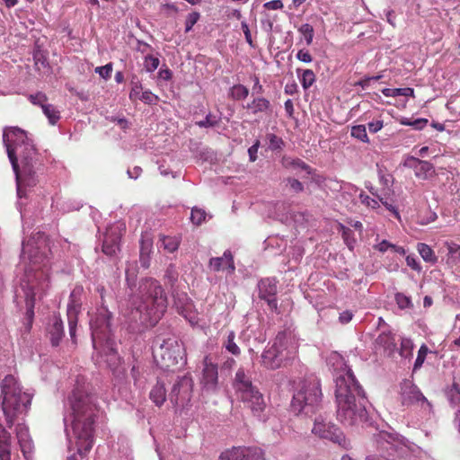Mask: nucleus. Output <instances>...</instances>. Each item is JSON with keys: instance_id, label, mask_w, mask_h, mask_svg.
Masks as SVG:
<instances>
[{"instance_id": "nucleus-1", "label": "nucleus", "mask_w": 460, "mask_h": 460, "mask_svg": "<svg viewBox=\"0 0 460 460\" xmlns=\"http://www.w3.org/2000/svg\"><path fill=\"white\" fill-rule=\"evenodd\" d=\"M47 237L38 232L28 241H22L21 259L28 261L24 268V275L21 279L20 287L14 291L15 301L22 300L26 305V322L22 332L28 334L32 326L34 305L36 298L45 293L49 287V261L46 254Z\"/></svg>"}, {"instance_id": "nucleus-2", "label": "nucleus", "mask_w": 460, "mask_h": 460, "mask_svg": "<svg viewBox=\"0 0 460 460\" xmlns=\"http://www.w3.org/2000/svg\"><path fill=\"white\" fill-rule=\"evenodd\" d=\"M96 398L89 394L83 377H78L76 385L68 396L64 415V424L69 439V449L73 444L76 454L67 457V460H85L86 454L93 445V425L96 416Z\"/></svg>"}, {"instance_id": "nucleus-3", "label": "nucleus", "mask_w": 460, "mask_h": 460, "mask_svg": "<svg viewBox=\"0 0 460 460\" xmlns=\"http://www.w3.org/2000/svg\"><path fill=\"white\" fill-rule=\"evenodd\" d=\"M328 363L334 371L337 419L347 427L363 425L368 420L364 390L341 355L332 353Z\"/></svg>"}, {"instance_id": "nucleus-4", "label": "nucleus", "mask_w": 460, "mask_h": 460, "mask_svg": "<svg viewBox=\"0 0 460 460\" xmlns=\"http://www.w3.org/2000/svg\"><path fill=\"white\" fill-rule=\"evenodd\" d=\"M3 141L15 173L17 196L22 199L26 196L27 189L38 182V153L32 139L17 127L5 128Z\"/></svg>"}, {"instance_id": "nucleus-5", "label": "nucleus", "mask_w": 460, "mask_h": 460, "mask_svg": "<svg viewBox=\"0 0 460 460\" xmlns=\"http://www.w3.org/2000/svg\"><path fill=\"white\" fill-rule=\"evenodd\" d=\"M131 320L143 326H154L166 311L168 302L166 294L156 279H141L137 292L129 295Z\"/></svg>"}, {"instance_id": "nucleus-6", "label": "nucleus", "mask_w": 460, "mask_h": 460, "mask_svg": "<svg viewBox=\"0 0 460 460\" xmlns=\"http://www.w3.org/2000/svg\"><path fill=\"white\" fill-rule=\"evenodd\" d=\"M111 313L102 305L90 319L92 342L94 349L93 358L99 367H106L116 373L121 358L116 349L111 331Z\"/></svg>"}, {"instance_id": "nucleus-7", "label": "nucleus", "mask_w": 460, "mask_h": 460, "mask_svg": "<svg viewBox=\"0 0 460 460\" xmlns=\"http://www.w3.org/2000/svg\"><path fill=\"white\" fill-rule=\"evenodd\" d=\"M298 339L295 331L287 328L276 335L272 343L263 350L261 364L267 369L276 370L290 364L296 358Z\"/></svg>"}, {"instance_id": "nucleus-8", "label": "nucleus", "mask_w": 460, "mask_h": 460, "mask_svg": "<svg viewBox=\"0 0 460 460\" xmlns=\"http://www.w3.org/2000/svg\"><path fill=\"white\" fill-rule=\"evenodd\" d=\"M2 409L6 423L11 428L16 417L25 413L31 402V394L23 392L17 379L6 376L1 383Z\"/></svg>"}, {"instance_id": "nucleus-9", "label": "nucleus", "mask_w": 460, "mask_h": 460, "mask_svg": "<svg viewBox=\"0 0 460 460\" xmlns=\"http://www.w3.org/2000/svg\"><path fill=\"white\" fill-rule=\"evenodd\" d=\"M321 401L322 390L319 381L314 377L305 379L296 387L290 409L296 415H311L319 408Z\"/></svg>"}, {"instance_id": "nucleus-10", "label": "nucleus", "mask_w": 460, "mask_h": 460, "mask_svg": "<svg viewBox=\"0 0 460 460\" xmlns=\"http://www.w3.org/2000/svg\"><path fill=\"white\" fill-rule=\"evenodd\" d=\"M234 388L237 397L251 410L253 416L265 421L266 402L263 394L252 385L243 368H239L235 373Z\"/></svg>"}, {"instance_id": "nucleus-11", "label": "nucleus", "mask_w": 460, "mask_h": 460, "mask_svg": "<svg viewBox=\"0 0 460 460\" xmlns=\"http://www.w3.org/2000/svg\"><path fill=\"white\" fill-rule=\"evenodd\" d=\"M153 355L160 360L164 368L173 367L183 359L184 349L178 340L169 334L167 336L157 335L152 344Z\"/></svg>"}, {"instance_id": "nucleus-12", "label": "nucleus", "mask_w": 460, "mask_h": 460, "mask_svg": "<svg viewBox=\"0 0 460 460\" xmlns=\"http://www.w3.org/2000/svg\"><path fill=\"white\" fill-rule=\"evenodd\" d=\"M373 439L379 454L370 455L366 460H394L388 456L397 451L401 446H405L404 438L396 432L382 430L375 434Z\"/></svg>"}, {"instance_id": "nucleus-13", "label": "nucleus", "mask_w": 460, "mask_h": 460, "mask_svg": "<svg viewBox=\"0 0 460 460\" xmlns=\"http://www.w3.org/2000/svg\"><path fill=\"white\" fill-rule=\"evenodd\" d=\"M399 400L401 404L405 407H411L414 405L420 406L421 408L430 409L431 404L427 398L420 392L419 387L413 383L412 380L403 379L399 384Z\"/></svg>"}, {"instance_id": "nucleus-14", "label": "nucleus", "mask_w": 460, "mask_h": 460, "mask_svg": "<svg viewBox=\"0 0 460 460\" xmlns=\"http://www.w3.org/2000/svg\"><path fill=\"white\" fill-rule=\"evenodd\" d=\"M193 381L189 376L178 377L169 394L170 402L176 407L184 408L192 396Z\"/></svg>"}, {"instance_id": "nucleus-15", "label": "nucleus", "mask_w": 460, "mask_h": 460, "mask_svg": "<svg viewBox=\"0 0 460 460\" xmlns=\"http://www.w3.org/2000/svg\"><path fill=\"white\" fill-rule=\"evenodd\" d=\"M84 288L80 285H76L70 293L69 301L67 304V322L69 328V334L74 342H75V332L77 327V316L81 312Z\"/></svg>"}, {"instance_id": "nucleus-16", "label": "nucleus", "mask_w": 460, "mask_h": 460, "mask_svg": "<svg viewBox=\"0 0 460 460\" xmlns=\"http://www.w3.org/2000/svg\"><path fill=\"white\" fill-rule=\"evenodd\" d=\"M312 432L321 438L331 440L341 446H344L346 442L341 429L323 416L314 419Z\"/></svg>"}, {"instance_id": "nucleus-17", "label": "nucleus", "mask_w": 460, "mask_h": 460, "mask_svg": "<svg viewBox=\"0 0 460 460\" xmlns=\"http://www.w3.org/2000/svg\"><path fill=\"white\" fill-rule=\"evenodd\" d=\"M200 385L208 392H215L217 389L218 367L208 355L205 356L202 361Z\"/></svg>"}, {"instance_id": "nucleus-18", "label": "nucleus", "mask_w": 460, "mask_h": 460, "mask_svg": "<svg viewBox=\"0 0 460 460\" xmlns=\"http://www.w3.org/2000/svg\"><path fill=\"white\" fill-rule=\"evenodd\" d=\"M122 224H117L107 229L102 242V252L109 256L114 255L119 249Z\"/></svg>"}, {"instance_id": "nucleus-19", "label": "nucleus", "mask_w": 460, "mask_h": 460, "mask_svg": "<svg viewBox=\"0 0 460 460\" xmlns=\"http://www.w3.org/2000/svg\"><path fill=\"white\" fill-rule=\"evenodd\" d=\"M259 296L268 303L271 310H276L278 302L276 299L277 281L275 279H263L258 283Z\"/></svg>"}, {"instance_id": "nucleus-20", "label": "nucleus", "mask_w": 460, "mask_h": 460, "mask_svg": "<svg viewBox=\"0 0 460 460\" xmlns=\"http://www.w3.org/2000/svg\"><path fill=\"white\" fill-rule=\"evenodd\" d=\"M208 267L213 271L226 270L233 274L235 270L234 256L230 250H226L221 257H212L208 261Z\"/></svg>"}, {"instance_id": "nucleus-21", "label": "nucleus", "mask_w": 460, "mask_h": 460, "mask_svg": "<svg viewBox=\"0 0 460 460\" xmlns=\"http://www.w3.org/2000/svg\"><path fill=\"white\" fill-rule=\"evenodd\" d=\"M16 436L21 447V451L26 460L31 459V453L33 449L32 440L29 435L28 428L22 424L16 426Z\"/></svg>"}, {"instance_id": "nucleus-22", "label": "nucleus", "mask_w": 460, "mask_h": 460, "mask_svg": "<svg viewBox=\"0 0 460 460\" xmlns=\"http://www.w3.org/2000/svg\"><path fill=\"white\" fill-rule=\"evenodd\" d=\"M48 333L53 346H58L64 336V325L59 316L54 315L48 327Z\"/></svg>"}, {"instance_id": "nucleus-23", "label": "nucleus", "mask_w": 460, "mask_h": 460, "mask_svg": "<svg viewBox=\"0 0 460 460\" xmlns=\"http://www.w3.org/2000/svg\"><path fill=\"white\" fill-rule=\"evenodd\" d=\"M440 252L446 253L447 264L454 266L460 261V245L458 243L446 241L443 247L440 248Z\"/></svg>"}, {"instance_id": "nucleus-24", "label": "nucleus", "mask_w": 460, "mask_h": 460, "mask_svg": "<svg viewBox=\"0 0 460 460\" xmlns=\"http://www.w3.org/2000/svg\"><path fill=\"white\" fill-rule=\"evenodd\" d=\"M0 460H11V435L0 426Z\"/></svg>"}, {"instance_id": "nucleus-25", "label": "nucleus", "mask_w": 460, "mask_h": 460, "mask_svg": "<svg viewBox=\"0 0 460 460\" xmlns=\"http://www.w3.org/2000/svg\"><path fill=\"white\" fill-rule=\"evenodd\" d=\"M149 398L156 406L161 407L166 400V389L164 384L158 380L150 391Z\"/></svg>"}, {"instance_id": "nucleus-26", "label": "nucleus", "mask_w": 460, "mask_h": 460, "mask_svg": "<svg viewBox=\"0 0 460 460\" xmlns=\"http://www.w3.org/2000/svg\"><path fill=\"white\" fill-rule=\"evenodd\" d=\"M270 102L264 97L254 98L251 103L247 104V109L252 111V114L259 112H268L270 111Z\"/></svg>"}, {"instance_id": "nucleus-27", "label": "nucleus", "mask_w": 460, "mask_h": 460, "mask_svg": "<svg viewBox=\"0 0 460 460\" xmlns=\"http://www.w3.org/2000/svg\"><path fill=\"white\" fill-rule=\"evenodd\" d=\"M435 174L434 165L429 161L420 160L414 175L421 180H429Z\"/></svg>"}, {"instance_id": "nucleus-28", "label": "nucleus", "mask_w": 460, "mask_h": 460, "mask_svg": "<svg viewBox=\"0 0 460 460\" xmlns=\"http://www.w3.org/2000/svg\"><path fill=\"white\" fill-rule=\"evenodd\" d=\"M222 347L234 356L241 354V349L235 342V332L234 331L227 332L226 339L222 342Z\"/></svg>"}, {"instance_id": "nucleus-29", "label": "nucleus", "mask_w": 460, "mask_h": 460, "mask_svg": "<svg viewBox=\"0 0 460 460\" xmlns=\"http://www.w3.org/2000/svg\"><path fill=\"white\" fill-rule=\"evenodd\" d=\"M447 396L451 405L456 409L455 415V424L456 423V418L460 415V386L456 384H453L451 389L447 393Z\"/></svg>"}, {"instance_id": "nucleus-30", "label": "nucleus", "mask_w": 460, "mask_h": 460, "mask_svg": "<svg viewBox=\"0 0 460 460\" xmlns=\"http://www.w3.org/2000/svg\"><path fill=\"white\" fill-rule=\"evenodd\" d=\"M417 251L424 261L430 264H435L438 261V257L429 245L419 243L417 244Z\"/></svg>"}, {"instance_id": "nucleus-31", "label": "nucleus", "mask_w": 460, "mask_h": 460, "mask_svg": "<svg viewBox=\"0 0 460 460\" xmlns=\"http://www.w3.org/2000/svg\"><path fill=\"white\" fill-rule=\"evenodd\" d=\"M296 74L305 90L310 88L315 82V75L311 69H296Z\"/></svg>"}, {"instance_id": "nucleus-32", "label": "nucleus", "mask_w": 460, "mask_h": 460, "mask_svg": "<svg viewBox=\"0 0 460 460\" xmlns=\"http://www.w3.org/2000/svg\"><path fill=\"white\" fill-rule=\"evenodd\" d=\"M238 448L245 455L242 460H264L263 451L259 447H238Z\"/></svg>"}, {"instance_id": "nucleus-33", "label": "nucleus", "mask_w": 460, "mask_h": 460, "mask_svg": "<svg viewBox=\"0 0 460 460\" xmlns=\"http://www.w3.org/2000/svg\"><path fill=\"white\" fill-rule=\"evenodd\" d=\"M43 114L47 117L49 124L56 125L60 119V111L56 106L50 103L43 105L41 108Z\"/></svg>"}, {"instance_id": "nucleus-34", "label": "nucleus", "mask_w": 460, "mask_h": 460, "mask_svg": "<svg viewBox=\"0 0 460 460\" xmlns=\"http://www.w3.org/2000/svg\"><path fill=\"white\" fill-rule=\"evenodd\" d=\"M382 93L386 97H397V96H413L414 90L411 87L405 88H384Z\"/></svg>"}, {"instance_id": "nucleus-35", "label": "nucleus", "mask_w": 460, "mask_h": 460, "mask_svg": "<svg viewBox=\"0 0 460 460\" xmlns=\"http://www.w3.org/2000/svg\"><path fill=\"white\" fill-rule=\"evenodd\" d=\"M161 247L168 252H175L180 245V239L176 236H163L160 239Z\"/></svg>"}, {"instance_id": "nucleus-36", "label": "nucleus", "mask_w": 460, "mask_h": 460, "mask_svg": "<svg viewBox=\"0 0 460 460\" xmlns=\"http://www.w3.org/2000/svg\"><path fill=\"white\" fill-rule=\"evenodd\" d=\"M229 94L234 100L241 101L247 98L249 95V89L241 84H234L230 89Z\"/></svg>"}, {"instance_id": "nucleus-37", "label": "nucleus", "mask_w": 460, "mask_h": 460, "mask_svg": "<svg viewBox=\"0 0 460 460\" xmlns=\"http://www.w3.org/2000/svg\"><path fill=\"white\" fill-rule=\"evenodd\" d=\"M350 135L363 143H369L365 125L353 126L350 130Z\"/></svg>"}, {"instance_id": "nucleus-38", "label": "nucleus", "mask_w": 460, "mask_h": 460, "mask_svg": "<svg viewBox=\"0 0 460 460\" xmlns=\"http://www.w3.org/2000/svg\"><path fill=\"white\" fill-rule=\"evenodd\" d=\"M395 302L400 309H409L413 307L411 298L403 293L398 292L394 296Z\"/></svg>"}, {"instance_id": "nucleus-39", "label": "nucleus", "mask_w": 460, "mask_h": 460, "mask_svg": "<svg viewBox=\"0 0 460 460\" xmlns=\"http://www.w3.org/2000/svg\"><path fill=\"white\" fill-rule=\"evenodd\" d=\"M429 353V348L426 344H422L420 348L418 350L417 358L415 359L414 365H413V372H416L418 369H420Z\"/></svg>"}, {"instance_id": "nucleus-40", "label": "nucleus", "mask_w": 460, "mask_h": 460, "mask_svg": "<svg viewBox=\"0 0 460 460\" xmlns=\"http://www.w3.org/2000/svg\"><path fill=\"white\" fill-rule=\"evenodd\" d=\"M207 216L204 209L195 207L191 209L190 220L194 225L199 226L206 221Z\"/></svg>"}, {"instance_id": "nucleus-41", "label": "nucleus", "mask_w": 460, "mask_h": 460, "mask_svg": "<svg viewBox=\"0 0 460 460\" xmlns=\"http://www.w3.org/2000/svg\"><path fill=\"white\" fill-rule=\"evenodd\" d=\"M160 60L153 55H146L144 58V67L146 72L152 73L159 66Z\"/></svg>"}, {"instance_id": "nucleus-42", "label": "nucleus", "mask_w": 460, "mask_h": 460, "mask_svg": "<svg viewBox=\"0 0 460 460\" xmlns=\"http://www.w3.org/2000/svg\"><path fill=\"white\" fill-rule=\"evenodd\" d=\"M244 456L242 451H239L238 447H233L223 452L220 456V460H242V457Z\"/></svg>"}, {"instance_id": "nucleus-43", "label": "nucleus", "mask_w": 460, "mask_h": 460, "mask_svg": "<svg viewBox=\"0 0 460 460\" xmlns=\"http://www.w3.org/2000/svg\"><path fill=\"white\" fill-rule=\"evenodd\" d=\"M28 99L33 105L40 106V108L48 103V97L42 92H37L36 93L30 94Z\"/></svg>"}, {"instance_id": "nucleus-44", "label": "nucleus", "mask_w": 460, "mask_h": 460, "mask_svg": "<svg viewBox=\"0 0 460 460\" xmlns=\"http://www.w3.org/2000/svg\"><path fill=\"white\" fill-rule=\"evenodd\" d=\"M299 32L302 33L305 37V40L306 45H311L314 39V28L309 23L302 24L299 28Z\"/></svg>"}, {"instance_id": "nucleus-45", "label": "nucleus", "mask_w": 460, "mask_h": 460, "mask_svg": "<svg viewBox=\"0 0 460 460\" xmlns=\"http://www.w3.org/2000/svg\"><path fill=\"white\" fill-rule=\"evenodd\" d=\"M219 123V119L213 116L211 113L207 114L203 120L196 122V125L199 128H212Z\"/></svg>"}, {"instance_id": "nucleus-46", "label": "nucleus", "mask_w": 460, "mask_h": 460, "mask_svg": "<svg viewBox=\"0 0 460 460\" xmlns=\"http://www.w3.org/2000/svg\"><path fill=\"white\" fill-rule=\"evenodd\" d=\"M139 100L146 104L154 105L158 102L159 97L153 93L150 90H146L142 92L141 95L139 96Z\"/></svg>"}, {"instance_id": "nucleus-47", "label": "nucleus", "mask_w": 460, "mask_h": 460, "mask_svg": "<svg viewBox=\"0 0 460 460\" xmlns=\"http://www.w3.org/2000/svg\"><path fill=\"white\" fill-rule=\"evenodd\" d=\"M200 15L198 12L190 13L187 15L185 20V32H189L192 30V27L197 23Z\"/></svg>"}, {"instance_id": "nucleus-48", "label": "nucleus", "mask_w": 460, "mask_h": 460, "mask_svg": "<svg viewBox=\"0 0 460 460\" xmlns=\"http://www.w3.org/2000/svg\"><path fill=\"white\" fill-rule=\"evenodd\" d=\"M164 278L172 286L177 281L178 272L173 265L171 264L167 267Z\"/></svg>"}, {"instance_id": "nucleus-49", "label": "nucleus", "mask_w": 460, "mask_h": 460, "mask_svg": "<svg viewBox=\"0 0 460 460\" xmlns=\"http://www.w3.org/2000/svg\"><path fill=\"white\" fill-rule=\"evenodd\" d=\"M174 304L178 309H183L189 303V297L186 293L172 294Z\"/></svg>"}, {"instance_id": "nucleus-50", "label": "nucleus", "mask_w": 460, "mask_h": 460, "mask_svg": "<svg viewBox=\"0 0 460 460\" xmlns=\"http://www.w3.org/2000/svg\"><path fill=\"white\" fill-rule=\"evenodd\" d=\"M112 72V64L109 63L102 66H97L95 73L98 74L102 78L108 79L111 77Z\"/></svg>"}, {"instance_id": "nucleus-51", "label": "nucleus", "mask_w": 460, "mask_h": 460, "mask_svg": "<svg viewBox=\"0 0 460 460\" xmlns=\"http://www.w3.org/2000/svg\"><path fill=\"white\" fill-rule=\"evenodd\" d=\"M268 138H269L270 148L271 150H278V149L282 148L284 142L280 137H279L278 136H276L274 134H270L268 136Z\"/></svg>"}, {"instance_id": "nucleus-52", "label": "nucleus", "mask_w": 460, "mask_h": 460, "mask_svg": "<svg viewBox=\"0 0 460 460\" xmlns=\"http://www.w3.org/2000/svg\"><path fill=\"white\" fill-rule=\"evenodd\" d=\"M142 84L139 81L132 82V87L129 93V99L132 101L139 99V96L142 93Z\"/></svg>"}, {"instance_id": "nucleus-53", "label": "nucleus", "mask_w": 460, "mask_h": 460, "mask_svg": "<svg viewBox=\"0 0 460 460\" xmlns=\"http://www.w3.org/2000/svg\"><path fill=\"white\" fill-rule=\"evenodd\" d=\"M359 199H360V201L363 204H365L366 206H367L368 208H376L379 207V204H378L377 200L370 198L368 195H367L363 191L360 192Z\"/></svg>"}, {"instance_id": "nucleus-54", "label": "nucleus", "mask_w": 460, "mask_h": 460, "mask_svg": "<svg viewBox=\"0 0 460 460\" xmlns=\"http://www.w3.org/2000/svg\"><path fill=\"white\" fill-rule=\"evenodd\" d=\"M137 279V271L136 267L133 266L130 268L129 266L126 269V281L129 288L135 285Z\"/></svg>"}, {"instance_id": "nucleus-55", "label": "nucleus", "mask_w": 460, "mask_h": 460, "mask_svg": "<svg viewBox=\"0 0 460 460\" xmlns=\"http://www.w3.org/2000/svg\"><path fill=\"white\" fill-rule=\"evenodd\" d=\"M241 28H242V31H243V32L244 34V38H245L246 42L250 45V47L254 48V44H253V40H252V38L251 31L249 29V25L246 22V21H242L241 22Z\"/></svg>"}, {"instance_id": "nucleus-56", "label": "nucleus", "mask_w": 460, "mask_h": 460, "mask_svg": "<svg viewBox=\"0 0 460 460\" xmlns=\"http://www.w3.org/2000/svg\"><path fill=\"white\" fill-rule=\"evenodd\" d=\"M420 162V159L414 157V156H407L405 160L403 161V166L412 169L414 172H416L417 168L419 167V163Z\"/></svg>"}, {"instance_id": "nucleus-57", "label": "nucleus", "mask_w": 460, "mask_h": 460, "mask_svg": "<svg viewBox=\"0 0 460 460\" xmlns=\"http://www.w3.org/2000/svg\"><path fill=\"white\" fill-rule=\"evenodd\" d=\"M106 119L110 120L111 122L116 123L122 129H126L128 127V121L124 117L108 116V117H106Z\"/></svg>"}, {"instance_id": "nucleus-58", "label": "nucleus", "mask_w": 460, "mask_h": 460, "mask_svg": "<svg viewBox=\"0 0 460 460\" xmlns=\"http://www.w3.org/2000/svg\"><path fill=\"white\" fill-rule=\"evenodd\" d=\"M260 140H256L254 144L248 148V155L251 162H255L257 160V153L260 147Z\"/></svg>"}, {"instance_id": "nucleus-59", "label": "nucleus", "mask_w": 460, "mask_h": 460, "mask_svg": "<svg viewBox=\"0 0 460 460\" xmlns=\"http://www.w3.org/2000/svg\"><path fill=\"white\" fill-rule=\"evenodd\" d=\"M283 3L281 0H271L264 3L263 7L267 10H280L283 8Z\"/></svg>"}, {"instance_id": "nucleus-60", "label": "nucleus", "mask_w": 460, "mask_h": 460, "mask_svg": "<svg viewBox=\"0 0 460 460\" xmlns=\"http://www.w3.org/2000/svg\"><path fill=\"white\" fill-rule=\"evenodd\" d=\"M406 263L413 270H416L418 272H420L421 270V266H420V262L418 261V260L414 256L408 255L406 257Z\"/></svg>"}, {"instance_id": "nucleus-61", "label": "nucleus", "mask_w": 460, "mask_h": 460, "mask_svg": "<svg viewBox=\"0 0 460 460\" xmlns=\"http://www.w3.org/2000/svg\"><path fill=\"white\" fill-rule=\"evenodd\" d=\"M288 182L290 188L296 193L302 192L304 190V185L301 181L296 179L288 178Z\"/></svg>"}, {"instance_id": "nucleus-62", "label": "nucleus", "mask_w": 460, "mask_h": 460, "mask_svg": "<svg viewBox=\"0 0 460 460\" xmlns=\"http://www.w3.org/2000/svg\"><path fill=\"white\" fill-rule=\"evenodd\" d=\"M296 58L304 63H310L313 60L312 56L309 53V51L305 50V49H300L296 53Z\"/></svg>"}, {"instance_id": "nucleus-63", "label": "nucleus", "mask_w": 460, "mask_h": 460, "mask_svg": "<svg viewBox=\"0 0 460 460\" xmlns=\"http://www.w3.org/2000/svg\"><path fill=\"white\" fill-rule=\"evenodd\" d=\"M367 127L371 133H377L378 131H380L383 128L384 123H383V120H375V121L369 122L367 124Z\"/></svg>"}, {"instance_id": "nucleus-64", "label": "nucleus", "mask_w": 460, "mask_h": 460, "mask_svg": "<svg viewBox=\"0 0 460 460\" xmlns=\"http://www.w3.org/2000/svg\"><path fill=\"white\" fill-rule=\"evenodd\" d=\"M352 317H353L352 312L346 310L340 314L339 321L341 323L346 324V323H349L352 320Z\"/></svg>"}]
</instances>
